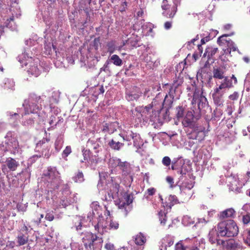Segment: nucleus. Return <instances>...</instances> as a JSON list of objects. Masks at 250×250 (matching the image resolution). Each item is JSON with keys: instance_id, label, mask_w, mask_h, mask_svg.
Wrapping results in <instances>:
<instances>
[{"instance_id": "1", "label": "nucleus", "mask_w": 250, "mask_h": 250, "mask_svg": "<svg viewBox=\"0 0 250 250\" xmlns=\"http://www.w3.org/2000/svg\"><path fill=\"white\" fill-rule=\"evenodd\" d=\"M41 183L42 186L41 188L42 189L44 188L45 191L47 192V198L50 197L54 201L52 196L53 190L58 189L59 185L61 184L60 173L55 167H48L45 170L41 177Z\"/></svg>"}, {"instance_id": "2", "label": "nucleus", "mask_w": 250, "mask_h": 250, "mask_svg": "<svg viewBox=\"0 0 250 250\" xmlns=\"http://www.w3.org/2000/svg\"><path fill=\"white\" fill-rule=\"evenodd\" d=\"M152 108V105H148L145 107L138 106L134 110H132L133 116L135 118L137 123H146L148 121L154 122L157 119V115L156 113H154Z\"/></svg>"}, {"instance_id": "3", "label": "nucleus", "mask_w": 250, "mask_h": 250, "mask_svg": "<svg viewBox=\"0 0 250 250\" xmlns=\"http://www.w3.org/2000/svg\"><path fill=\"white\" fill-rule=\"evenodd\" d=\"M100 180L97 185V188L100 192L105 190L106 187H110L109 192H108L107 196L105 195L104 200L106 201H111L112 199L118 197L120 185L118 183L109 184V186L106 184V177L108 178L106 173H99Z\"/></svg>"}, {"instance_id": "4", "label": "nucleus", "mask_w": 250, "mask_h": 250, "mask_svg": "<svg viewBox=\"0 0 250 250\" xmlns=\"http://www.w3.org/2000/svg\"><path fill=\"white\" fill-rule=\"evenodd\" d=\"M218 236L233 237L238 233V228L233 220L229 219L218 223L217 227Z\"/></svg>"}, {"instance_id": "5", "label": "nucleus", "mask_w": 250, "mask_h": 250, "mask_svg": "<svg viewBox=\"0 0 250 250\" xmlns=\"http://www.w3.org/2000/svg\"><path fill=\"white\" fill-rule=\"evenodd\" d=\"M233 87V85H231L230 83L228 81H225L221 83L219 86H216L213 90L212 93V98L214 104L217 106H221L224 102V94L227 90Z\"/></svg>"}, {"instance_id": "6", "label": "nucleus", "mask_w": 250, "mask_h": 250, "mask_svg": "<svg viewBox=\"0 0 250 250\" xmlns=\"http://www.w3.org/2000/svg\"><path fill=\"white\" fill-rule=\"evenodd\" d=\"M227 65H221L219 67H213L212 70V77L214 79L217 80L216 81V86H219V85L223 83L225 80L228 81L230 83L231 85H233L232 81L229 79V77L225 76V73L226 72Z\"/></svg>"}, {"instance_id": "7", "label": "nucleus", "mask_w": 250, "mask_h": 250, "mask_svg": "<svg viewBox=\"0 0 250 250\" xmlns=\"http://www.w3.org/2000/svg\"><path fill=\"white\" fill-rule=\"evenodd\" d=\"M193 89H194V92L193 95L192 104H194L198 103V109L200 111H201L204 108H208L207 98L202 95L200 90H197L195 87L193 86Z\"/></svg>"}, {"instance_id": "8", "label": "nucleus", "mask_w": 250, "mask_h": 250, "mask_svg": "<svg viewBox=\"0 0 250 250\" xmlns=\"http://www.w3.org/2000/svg\"><path fill=\"white\" fill-rule=\"evenodd\" d=\"M218 246L224 250H238L243 249V246L234 240H219Z\"/></svg>"}, {"instance_id": "9", "label": "nucleus", "mask_w": 250, "mask_h": 250, "mask_svg": "<svg viewBox=\"0 0 250 250\" xmlns=\"http://www.w3.org/2000/svg\"><path fill=\"white\" fill-rule=\"evenodd\" d=\"M119 168L122 172L123 175L127 177L125 180L126 186L130 187L133 181V177L130 175L132 168L130 164L126 161L123 162L120 164Z\"/></svg>"}, {"instance_id": "10", "label": "nucleus", "mask_w": 250, "mask_h": 250, "mask_svg": "<svg viewBox=\"0 0 250 250\" xmlns=\"http://www.w3.org/2000/svg\"><path fill=\"white\" fill-rule=\"evenodd\" d=\"M46 96L42 95V96H38L36 94L32 95V114L35 116H39V111L42 108V103L45 100Z\"/></svg>"}, {"instance_id": "11", "label": "nucleus", "mask_w": 250, "mask_h": 250, "mask_svg": "<svg viewBox=\"0 0 250 250\" xmlns=\"http://www.w3.org/2000/svg\"><path fill=\"white\" fill-rule=\"evenodd\" d=\"M29 47L25 48V51L21 55L19 56V61L21 64L22 67H26L27 73L30 74V69L31 67V57L29 56L28 51H29Z\"/></svg>"}, {"instance_id": "12", "label": "nucleus", "mask_w": 250, "mask_h": 250, "mask_svg": "<svg viewBox=\"0 0 250 250\" xmlns=\"http://www.w3.org/2000/svg\"><path fill=\"white\" fill-rule=\"evenodd\" d=\"M226 182L229 187L230 190L239 192L240 189L242 188V185L240 183V181L237 175H231L227 177Z\"/></svg>"}, {"instance_id": "13", "label": "nucleus", "mask_w": 250, "mask_h": 250, "mask_svg": "<svg viewBox=\"0 0 250 250\" xmlns=\"http://www.w3.org/2000/svg\"><path fill=\"white\" fill-rule=\"evenodd\" d=\"M133 201V196L127 193H124L122 197L119 199L118 201H116V204L118 205L119 208H125L126 210V207L128 206Z\"/></svg>"}, {"instance_id": "14", "label": "nucleus", "mask_w": 250, "mask_h": 250, "mask_svg": "<svg viewBox=\"0 0 250 250\" xmlns=\"http://www.w3.org/2000/svg\"><path fill=\"white\" fill-rule=\"evenodd\" d=\"M181 120L182 125L185 127L192 128L195 126V122L192 111H188Z\"/></svg>"}, {"instance_id": "15", "label": "nucleus", "mask_w": 250, "mask_h": 250, "mask_svg": "<svg viewBox=\"0 0 250 250\" xmlns=\"http://www.w3.org/2000/svg\"><path fill=\"white\" fill-rule=\"evenodd\" d=\"M90 208H91L92 212L90 211L87 214V218L89 219L90 221L94 217H98L102 215L101 207L98 202H93L90 205Z\"/></svg>"}, {"instance_id": "16", "label": "nucleus", "mask_w": 250, "mask_h": 250, "mask_svg": "<svg viewBox=\"0 0 250 250\" xmlns=\"http://www.w3.org/2000/svg\"><path fill=\"white\" fill-rule=\"evenodd\" d=\"M125 94V98L128 101H137L142 95V92L140 89L137 87H133L130 90H127Z\"/></svg>"}, {"instance_id": "17", "label": "nucleus", "mask_w": 250, "mask_h": 250, "mask_svg": "<svg viewBox=\"0 0 250 250\" xmlns=\"http://www.w3.org/2000/svg\"><path fill=\"white\" fill-rule=\"evenodd\" d=\"M49 141V139L43 138L42 140L37 143L35 151V152H39V154L34 155L32 157H41V155H42L43 149L47 146L46 143H48Z\"/></svg>"}, {"instance_id": "18", "label": "nucleus", "mask_w": 250, "mask_h": 250, "mask_svg": "<svg viewBox=\"0 0 250 250\" xmlns=\"http://www.w3.org/2000/svg\"><path fill=\"white\" fill-rule=\"evenodd\" d=\"M161 97V94L159 93L153 99L151 104H149L152 105V107H154V108H152L151 110H154V113H156L157 115L158 114V112L163 108L162 98L160 99Z\"/></svg>"}, {"instance_id": "19", "label": "nucleus", "mask_w": 250, "mask_h": 250, "mask_svg": "<svg viewBox=\"0 0 250 250\" xmlns=\"http://www.w3.org/2000/svg\"><path fill=\"white\" fill-rule=\"evenodd\" d=\"M178 161L179 159L175 158L172 161V166L171 169L173 170H177V172L178 174L181 175L180 178L181 177H183L184 175H186L187 172V170L186 168V166L185 165H182L181 167H178Z\"/></svg>"}, {"instance_id": "20", "label": "nucleus", "mask_w": 250, "mask_h": 250, "mask_svg": "<svg viewBox=\"0 0 250 250\" xmlns=\"http://www.w3.org/2000/svg\"><path fill=\"white\" fill-rule=\"evenodd\" d=\"M87 145L91 147L94 150L95 153H97L102 150L103 143L100 138H98L96 141L89 139L87 141Z\"/></svg>"}, {"instance_id": "21", "label": "nucleus", "mask_w": 250, "mask_h": 250, "mask_svg": "<svg viewBox=\"0 0 250 250\" xmlns=\"http://www.w3.org/2000/svg\"><path fill=\"white\" fill-rule=\"evenodd\" d=\"M173 89L171 88L169 92V96L166 95L164 100H162L163 108H166V110L169 109L172 106L174 96L172 94ZM163 98V97H162Z\"/></svg>"}, {"instance_id": "22", "label": "nucleus", "mask_w": 250, "mask_h": 250, "mask_svg": "<svg viewBox=\"0 0 250 250\" xmlns=\"http://www.w3.org/2000/svg\"><path fill=\"white\" fill-rule=\"evenodd\" d=\"M162 8L163 10L167 11L169 8V5L168 4V1L167 0H163L162 3ZM176 12V7L175 6H173L171 8V11L170 13L167 12L166 11H164L163 12V14L167 17L169 18H173L175 15Z\"/></svg>"}, {"instance_id": "23", "label": "nucleus", "mask_w": 250, "mask_h": 250, "mask_svg": "<svg viewBox=\"0 0 250 250\" xmlns=\"http://www.w3.org/2000/svg\"><path fill=\"white\" fill-rule=\"evenodd\" d=\"M192 242L195 243L194 246L187 247L186 250H201L205 248V243L203 239H200L196 241V239L194 238L192 240Z\"/></svg>"}, {"instance_id": "24", "label": "nucleus", "mask_w": 250, "mask_h": 250, "mask_svg": "<svg viewBox=\"0 0 250 250\" xmlns=\"http://www.w3.org/2000/svg\"><path fill=\"white\" fill-rule=\"evenodd\" d=\"M6 115L8 116V121L10 124L14 126H16L18 125L20 115L18 113H13L10 111H7Z\"/></svg>"}, {"instance_id": "25", "label": "nucleus", "mask_w": 250, "mask_h": 250, "mask_svg": "<svg viewBox=\"0 0 250 250\" xmlns=\"http://www.w3.org/2000/svg\"><path fill=\"white\" fill-rule=\"evenodd\" d=\"M97 236L93 235L91 232H86L85 234V237L83 238V242L85 247H87V245L90 246L93 245L94 242L97 240Z\"/></svg>"}, {"instance_id": "26", "label": "nucleus", "mask_w": 250, "mask_h": 250, "mask_svg": "<svg viewBox=\"0 0 250 250\" xmlns=\"http://www.w3.org/2000/svg\"><path fill=\"white\" fill-rule=\"evenodd\" d=\"M31 100L30 98L26 99L24 101L22 104L23 112L21 113L22 118H24V116L29 115L31 113Z\"/></svg>"}, {"instance_id": "27", "label": "nucleus", "mask_w": 250, "mask_h": 250, "mask_svg": "<svg viewBox=\"0 0 250 250\" xmlns=\"http://www.w3.org/2000/svg\"><path fill=\"white\" fill-rule=\"evenodd\" d=\"M6 166L10 171H15L19 166L18 162L11 157H8L5 161Z\"/></svg>"}, {"instance_id": "28", "label": "nucleus", "mask_w": 250, "mask_h": 250, "mask_svg": "<svg viewBox=\"0 0 250 250\" xmlns=\"http://www.w3.org/2000/svg\"><path fill=\"white\" fill-rule=\"evenodd\" d=\"M115 123H105L102 125V131L103 132H107L112 134L116 130Z\"/></svg>"}, {"instance_id": "29", "label": "nucleus", "mask_w": 250, "mask_h": 250, "mask_svg": "<svg viewBox=\"0 0 250 250\" xmlns=\"http://www.w3.org/2000/svg\"><path fill=\"white\" fill-rule=\"evenodd\" d=\"M174 241L171 237H166L161 241L160 250H167V247H169L173 244Z\"/></svg>"}, {"instance_id": "30", "label": "nucleus", "mask_w": 250, "mask_h": 250, "mask_svg": "<svg viewBox=\"0 0 250 250\" xmlns=\"http://www.w3.org/2000/svg\"><path fill=\"white\" fill-rule=\"evenodd\" d=\"M107 60L109 64L112 63L117 66H121L123 64L122 60L117 55L110 56Z\"/></svg>"}, {"instance_id": "31", "label": "nucleus", "mask_w": 250, "mask_h": 250, "mask_svg": "<svg viewBox=\"0 0 250 250\" xmlns=\"http://www.w3.org/2000/svg\"><path fill=\"white\" fill-rule=\"evenodd\" d=\"M134 133L129 129L123 130L120 134V136L125 141L130 142L134 135Z\"/></svg>"}, {"instance_id": "32", "label": "nucleus", "mask_w": 250, "mask_h": 250, "mask_svg": "<svg viewBox=\"0 0 250 250\" xmlns=\"http://www.w3.org/2000/svg\"><path fill=\"white\" fill-rule=\"evenodd\" d=\"M108 145L112 149L119 150L124 146V144L119 142L117 139L115 138V139H112L109 142Z\"/></svg>"}, {"instance_id": "33", "label": "nucleus", "mask_w": 250, "mask_h": 250, "mask_svg": "<svg viewBox=\"0 0 250 250\" xmlns=\"http://www.w3.org/2000/svg\"><path fill=\"white\" fill-rule=\"evenodd\" d=\"M74 200L69 195V196H62L60 199L59 206L60 207L65 208L66 206L73 203Z\"/></svg>"}, {"instance_id": "34", "label": "nucleus", "mask_w": 250, "mask_h": 250, "mask_svg": "<svg viewBox=\"0 0 250 250\" xmlns=\"http://www.w3.org/2000/svg\"><path fill=\"white\" fill-rule=\"evenodd\" d=\"M34 61V66H32V75L35 77H38L41 73L42 66L40 64V61L38 59H35Z\"/></svg>"}, {"instance_id": "35", "label": "nucleus", "mask_w": 250, "mask_h": 250, "mask_svg": "<svg viewBox=\"0 0 250 250\" xmlns=\"http://www.w3.org/2000/svg\"><path fill=\"white\" fill-rule=\"evenodd\" d=\"M46 100L47 104H49L50 106H52L53 104L58 102V93L55 92H51Z\"/></svg>"}, {"instance_id": "36", "label": "nucleus", "mask_w": 250, "mask_h": 250, "mask_svg": "<svg viewBox=\"0 0 250 250\" xmlns=\"http://www.w3.org/2000/svg\"><path fill=\"white\" fill-rule=\"evenodd\" d=\"M218 50V49L217 47L208 46L206 49L203 57H207L208 60H209L217 53Z\"/></svg>"}, {"instance_id": "37", "label": "nucleus", "mask_w": 250, "mask_h": 250, "mask_svg": "<svg viewBox=\"0 0 250 250\" xmlns=\"http://www.w3.org/2000/svg\"><path fill=\"white\" fill-rule=\"evenodd\" d=\"M235 213V211L232 208L227 209L221 212L219 215V218L221 219L232 217Z\"/></svg>"}, {"instance_id": "38", "label": "nucleus", "mask_w": 250, "mask_h": 250, "mask_svg": "<svg viewBox=\"0 0 250 250\" xmlns=\"http://www.w3.org/2000/svg\"><path fill=\"white\" fill-rule=\"evenodd\" d=\"M216 231H217L216 229L214 230L212 229L211 230L208 234V238L209 241L211 244H214L216 243L217 245L218 246V241L219 240H222V239H218L217 237H218L217 235L216 236Z\"/></svg>"}, {"instance_id": "39", "label": "nucleus", "mask_w": 250, "mask_h": 250, "mask_svg": "<svg viewBox=\"0 0 250 250\" xmlns=\"http://www.w3.org/2000/svg\"><path fill=\"white\" fill-rule=\"evenodd\" d=\"M5 26L12 31H15L17 29V26L14 21V16L7 19L5 22Z\"/></svg>"}, {"instance_id": "40", "label": "nucleus", "mask_w": 250, "mask_h": 250, "mask_svg": "<svg viewBox=\"0 0 250 250\" xmlns=\"http://www.w3.org/2000/svg\"><path fill=\"white\" fill-rule=\"evenodd\" d=\"M125 44L129 45V46L133 47H136L139 46L138 45V40L136 37H131L129 38L127 40L123 42V46Z\"/></svg>"}, {"instance_id": "41", "label": "nucleus", "mask_w": 250, "mask_h": 250, "mask_svg": "<svg viewBox=\"0 0 250 250\" xmlns=\"http://www.w3.org/2000/svg\"><path fill=\"white\" fill-rule=\"evenodd\" d=\"M123 162L121 161V159L117 157H112L108 161V165L110 167H120V164Z\"/></svg>"}, {"instance_id": "42", "label": "nucleus", "mask_w": 250, "mask_h": 250, "mask_svg": "<svg viewBox=\"0 0 250 250\" xmlns=\"http://www.w3.org/2000/svg\"><path fill=\"white\" fill-rule=\"evenodd\" d=\"M230 36V35L224 34L218 38L217 42L220 45L226 44L228 45L229 41H231L230 39H227V37Z\"/></svg>"}, {"instance_id": "43", "label": "nucleus", "mask_w": 250, "mask_h": 250, "mask_svg": "<svg viewBox=\"0 0 250 250\" xmlns=\"http://www.w3.org/2000/svg\"><path fill=\"white\" fill-rule=\"evenodd\" d=\"M107 51L111 54L115 52L116 50H120L122 47H118L116 45L115 42L112 41L107 44Z\"/></svg>"}, {"instance_id": "44", "label": "nucleus", "mask_w": 250, "mask_h": 250, "mask_svg": "<svg viewBox=\"0 0 250 250\" xmlns=\"http://www.w3.org/2000/svg\"><path fill=\"white\" fill-rule=\"evenodd\" d=\"M194 186V182L192 181L188 180L182 183L180 185V189L183 191L186 189H191Z\"/></svg>"}, {"instance_id": "45", "label": "nucleus", "mask_w": 250, "mask_h": 250, "mask_svg": "<svg viewBox=\"0 0 250 250\" xmlns=\"http://www.w3.org/2000/svg\"><path fill=\"white\" fill-rule=\"evenodd\" d=\"M146 238L144 235L140 233L137 235L135 238V243L136 245L139 246H142L146 242Z\"/></svg>"}, {"instance_id": "46", "label": "nucleus", "mask_w": 250, "mask_h": 250, "mask_svg": "<svg viewBox=\"0 0 250 250\" xmlns=\"http://www.w3.org/2000/svg\"><path fill=\"white\" fill-rule=\"evenodd\" d=\"M133 140V145L137 148H140L142 145V141L140 138V135L135 133L132 139Z\"/></svg>"}, {"instance_id": "47", "label": "nucleus", "mask_w": 250, "mask_h": 250, "mask_svg": "<svg viewBox=\"0 0 250 250\" xmlns=\"http://www.w3.org/2000/svg\"><path fill=\"white\" fill-rule=\"evenodd\" d=\"M185 108L183 106H178L176 108V115L177 119L180 121L184 117Z\"/></svg>"}, {"instance_id": "48", "label": "nucleus", "mask_w": 250, "mask_h": 250, "mask_svg": "<svg viewBox=\"0 0 250 250\" xmlns=\"http://www.w3.org/2000/svg\"><path fill=\"white\" fill-rule=\"evenodd\" d=\"M4 87L5 88L12 89L15 85V83L12 79L6 78L3 80Z\"/></svg>"}, {"instance_id": "49", "label": "nucleus", "mask_w": 250, "mask_h": 250, "mask_svg": "<svg viewBox=\"0 0 250 250\" xmlns=\"http://www.w3.org/2000/svg\"><path fill=\"white\" fill-rule=\"evenodd\" d=\"M243 236L245 243L250 247V229H246L244 231Z\"/></svg>"}, {"instance_id": "50", "label": "nucleus", "mask_w": 250, "mask_h": 250, "mask_svg": "<svg viewBox=\"0 0 250 250\" xmlns=\"http://www.w3.org/2000/svg\"><path fill=\"white\" fill-rule=\"evenodd\" d=\"M182 223L185 226H189L194 223L193 219L188 215H185L182 219Z\"/></svg>"}, {"instance_id": "51", "label": "nucleus", "mask_w": 250, "mask_h": 250, "mask_svg": "<svg viewBox=\"0 0 250 250\" xmlns=\"http://www.w3.org/2000/svg\"><path fill=\"white\" fill-rule=\"evenodd\" d=\"M168 201L169 202L167 203L166 206H168L170 208L174 204L177 203L178 200L175 195H170L168 197Z\"/></svg>"}, {"instance_id": "52", "label": "nucleus", "mask_w": 250, "mask_h": 250, "mask_svg": "<svg viewBox=\"0 0 250 250\" xmlns=\"http://www.w3.org/2000/svg\"><path fill=\"white\" fill-rule=\"evenodd\" d=\"M189 240V239L185 240L184 241L183 244L181 242L177 243L176 244L175 250H186L187 247H188V246L186 245V244Z\"/></svg>"}, {"instance_id": "53", "label": "nucleus", "mask_w": 250, "mask_h": 250, "mask_svg": "<svg viewBox=\"0 0 250 250\" xmlns=\"http://www.w3.org/2000/svg\"><path fill=\"white\" fill-rule=\"evenodd\" d=\"M17 238L18 243L20 246L24 245L28 241L27 237L22 234H20Z\"/></svg>"}, {"instance_id": "54", "label": "nucleus", "mask_w": 250, "mask_h": 250, "mask_svg": "<svg viewBox=\"0 0 250 250\" xmlns=\"http://www.w3.org/2000/svg\"><path fill=\"white\" fill-rule=\"evenodd\" d=\"M229 44L227 45L228 47V48L227 49L228 52H229V53L230 54L231 52V51H237L239 54H240V52L237 49V47L235 44V43L231 41H229Z\"/></svg>"}, {"instance_id": "55", "label": "nucleus", "mask_w": 250, "mask_h": 250, "mask_svg": "<svg viewBox=\"0 0 250 250\" xmlns=\"http://www.w3.org/2000/svg\"><path fill=\"white\" fill-rule=\"evenodd\" d=\"M73 180L76 183H81L84 180L83 175L82 172H79L73 177Z\"/></svg>"}, {"instance_id": "56", "label": "nucleus", "mask_w": 250, "mask_h": 250, "mask_svg": "<svg viewBox=\"0 0 250 250\" xmlns=\"http://www.w3.org/2000/svg\"><path fill=\"white\" fill-rule=\"evenodd\" d=\"M106 222L107 223L109 222L108 228L109 229H117L119 228V224L115 221L110 220V221L107 220Z\"/></svg>"}, {"instance_id": "57", "label": "nucleus", "mask_w": 250, "mask_h": 250, "mask_svg": "<svg viewBox=\"0 0 250 250\" xmlns=\"http://www.w3.org/2000/svg\"><path fill=\"white\" fill-rule=\"evenodd\" d=\"M159 220L161 222V224L164 226L166 224V213L163 212L162 210H160L159 213Z\"/></svg>"}, {"instance_id": "58", "label": "nucleus", "mask_w": 250, "mask_h": 250, "mask_svg": "<svg viewBox=\"0 0 250 250\" xmlns=\"http://www.w3.org/2000/svg\"><path fill=\"white\" fill-rule=\"evenodd\" d=\"M94 228L96 230H97L100 233H103L104 229L105 231H106V229H109V228H107V226H104L101 224V222H98L96 225H95Z\"/></svg>"}, {"instance_id": "59", "label": "nucleus", "mask_w": 250, "mask_h": 250, "mask_svg": "<svg viewBox=\"0 0 250 250\" xmlns=\"http://www.w3.org/2000/svg\"><path fill=\"white\" fill-rule=\"evenodd\" d=\"M88 161H89V163H88L87 161H84L83 158V159H80V162L81 163H84V165L86 167L88 166L89 165H92L93 164H94L95 166L98 162L96 158H95V160L94 159H89Z\"/></svg>"}, {"instance_id": "60", "label": "nucleus", "mask_w": 250, "mask_h": 250, "mask_svg": "<svg viewBox=\"0 0 250 250\" xmlns=\"http://www.w3.org/2000/svg\"><path fill=\"white\" fill-rule=\"evenodd\" d=\"M83 153V156L84 158V161H87V162L89 163V161H88V159H90V151L89 150L87 149H83L82 150Z\"/></svg>"}, {"instance_id": "61", "label": "nucleus", "mask_w": 250, "mask_h": 250, "mask_svg": "<svg viewBox=\"0 0 250 250\" xmlns=\"http://www.w3.org/2000/svg\"><path fill=\"white\" fill-rule=\"evenodd\" d=\"M156 192V189L154 188H150L147 189L146 191V192L145 196H146V198H148V196H152Z\"/></svg>"}, {"instance_id": "62", "label": "nucleus", "mask_w": 250, "mask_h": 250, "mask_svg": "<svg viewBox=\"0 0 250 250\" xmlns=\"http://www.w3.org/2000/svg\"><path fill=\"white\" fill-rule=\"evenodd\" d=\"M171 163H172V162L171 161V159L168 156H165L162 159V164L165 166H166V167L169 166Z\"/></svg>"}, {"instance_id": "63", "label": "nucleus", "mask_w": 250, "mask_h": 250, "mask_svg": "<svg viewBox=\"0 0 250 250\" xmlns=\"http://www.w3.org/2000/svg\"><path fill=\"white\" fill-rule=\"evenodd\" d=\"M242 221L244 224L250 223V215L249 214L244 215L243 216Z\"/></svg>"}, {"instance_id": "64", "label": "nucleus", "mask_w": 250, "mask_h": 250, "mask_svg": "<svg viewBox=\"0 0 250 250\" xmlns=\"http://www.w3.org/2000/svg\"><path fill=\"white\" fill-rule=\"evenodd\" d=\"M109 63L108 62L107 60H106L104 66L101 68L100 71H104V72L109 71Z\"/></svg>"}]
</instances>
